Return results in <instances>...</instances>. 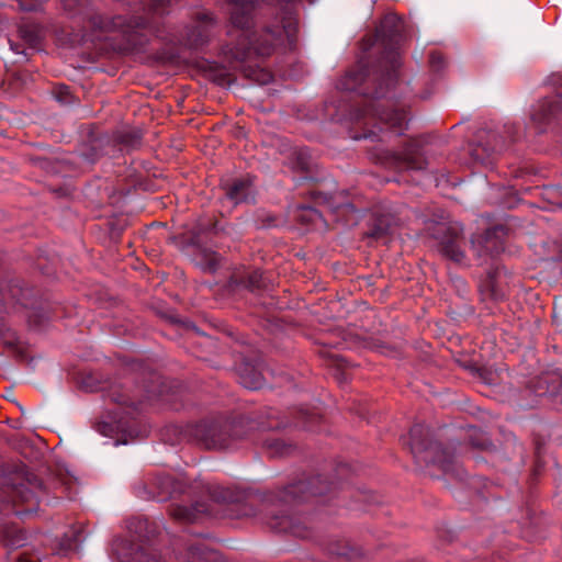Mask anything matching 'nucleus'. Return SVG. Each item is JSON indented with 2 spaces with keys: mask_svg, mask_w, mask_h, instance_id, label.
<instances>
[{
  "mask_svg": "<svg viewBox=\"0 0 562 562\" xmlns=\"http://www.w3.org/2000/svg\"><path fill=\"white\" fill-rule=\"evenodd\" d=\"M432 237L438 251L447 259L462 263L465 260L463 227L459 224L437 223Z\"/></svg>",
  "mask_w": 562,
  "mask_h": 562,
  "instance_id": "obj_8",
  "label": "nucleus"
},
{
  "mask_svg": "<svg viewBox=\"0 0 562 562\" xmlns=\"http://www.w3.org/2000/svg\"><path fill=\"white\" fill-rule=\"evenodd\" d=\"M371 159L395 171L423 170L427 166V159L415 143H407L397 151L372 153Z\"/></svg>",
  "mask_w": 562,
  "mask_h": 562,
  "instance_id": "obj_7",
  "label": "nucleus"
},
{
  "mask_svg": "<svg viewBox=\"0 0 562 562\" xmlns=\"http://www.w3.org/2000/svg\"><path fill=\"white\" fill-rule=\"evenodd\" d=\"M257 424L246 417L236 419L202 420L189 426V435L205 449H226L235 443L252 439Z\"/></svg>",
  "mask_w": 562,
  "mask_h": 562,
  "instance_id": "obj_5",
  "label": "nucleus"
},
{
  "mask_svg": "<svg viewBox=\"0 0 562 562\" xmlns=\"http://www.w3.org/2000/svg\"><path fill=\"white\" fill-rule=\"evenodd\" d=\"M25 539V532L22 529H19L16 527H7L3 530L2 541L7 547H22L24 544Z\"/></svg>",
  "mask_w": 562,
  "mask_h": 562,
  "instance_id": "obj_22",
  "label": "nucleus"
},
{
  "mask_svg": "<svg viewBox=\"0 0 562 562\" xmlns=\"http://www.w3.org/2000/svg\"><path fill=\"white\" fill-rule=\"evenodd\" d=\"M148 487L153 497L159 501H167L184 492V485L169 475L157 476Z\"/></svg>",
  "mask_w": 562,
  "mask_h": 562,
  "instance_id": "obj_15",
  "label": "nucleus"
},
{
  "mask_svg": "<svg viewBox=\"0 0 562 562\" xmlns=\"http://www.w3.org/2000/svg\"><path fill=\"white\" fill-rule=\"evenodd\" d=\"M18 5L22 11H36L42 7V0H18Z\"/></svg>",
  "mask_w": 562,
  "mask_h": 562,
  "instance_id": "obj_31",
  "label": "nucleus"
},
{
  "mask_svg": "<svg viewBox=\"0 0 562 562\" xmlns=\"http://www.w3.org/2000/svg\"><path fill=\"white\" fill-rule=\"evenodd\" d=\"M231 12L232 41L223 46L222 54L228 64L240 70L245 77L260 83H268L272 76L258 61L271 56L278 48H295L297 32L299 0H279L280 13L272 21H262L257 10L263 0H228Z\"/></svg>",
  "mask_w": 562,
  "mask_h": 562,
  "instance_id": "obj_2",
  "label": "nucleus"
},
{
  "mask_svg": "<svg viewBox=\"0 0 562 562\" xmlns=\"http://www.w3.org/2000/svg\"><path fill=\"white\" fill-rule=\"evenodd\" d=\"M440 137H441V136H440V135H438V134H436V133H430V134H428V138H429V140H435V139H438V138H440Z\"/></svg>",
  "mask_w": 562,
  "mask_h": 562,
  "instance_id": "obj_38",
  "label": "nucleus"
},
{
  "mask_svg": "<svg viewBox=\"0 0 562 562\" xmlns=\"http://www.w3.org/2000/svg\"><path fill=\"white\" fill-rule=\"evenodd\" d=\"M295 218L303 225H316L318 222L323 221V216L319 211L314 206L304 204L296 207Z\"/></svg>",
  "mask_w": 562,
  "mask_h": 562,
  "instance_id": "obj_21",
  "label": "nucleus"
},
{
  "mask_svg": "<svg viewBox=\"0 0 562 562\" xmlns=\"http://www.w3.org/2000/svg\"><path fill=\"white\" fill-rule=\"evenodd\" d=\"M9 43H10L11 49L13 52H15L16 54L24 53L23 50L20 49V45L18 43L12 42L11 40H9Z\"/></svg>",
  "mask_w": 562,
  "mask_h": 562,
  "instance_id": "obj_36",
  "label": "nucleus"
},
{
  "mask_svg": "<svg viewBox=\"0 0 562 562\" xmlns=\"http://www.w3.org/2000/svg\"><path fill=\"white\" fill-rule=\"evenodd\" d=\"M34 495L25 484L8 485L0 491V512L18 504H33Z\"/></svg>",
  "mask_w": 562,
  "mask_h": 562,
  "instance_id": "obj_14",
  "label": "nucleus"
},
{
  "mask_svg": "<svg viewBox=\"0 0 562 562\" xmlns=\"http://www.w3.org/2000/svg\"><path fill=\"white\" fill-rule=\"evenodd\" d=\"M142 138V135L139 134L138 131H131L126 136H119V137H115L113 140H131V142H134V140H138Z\"/></svg>",
  "mask_w": 562,
  "mask_h": 562,
  "instance_id": "obj_33",
  "label": "nucleus"
},
{
  "mask_svg": "<svg viewBox=\"0 0 562 562\" xmlns=\"http://www.w3.org/2000/svg\"><path fill=\"white\" fill-rule=\"evenodd\" d=\"M255 177L245 176L235 179L231 184L225 186L226 195L235 204L254 201L255 199Z\"/></svg>",
  "mask_w": 562,
  "mask_h": 562,
  "instance_id": "obj_17",
  "label": "nucleus"
},
{
  "mask_svg": "<svg viewBox=\"0 0 562 562\" xmlns=\"http://www.w3.org/2000/svg\"><path fill=\"white\" fill-rule=\"evenodd\" d=\"M238 376L240 383L250 390L260 389L265 382L261 372L249 363L240 364L238 368Z\"/></svg>",
  "mask_w": 562,
  "mask_h": 562,
  "instance_id": "obj_18",
  "label": "nucleus"
},
{
  "mask_svg": "<svg viewBox=\"0 0 562 562\" xmlns=\"http://www.w3.org/2000/svg\"><path fill=\"white\" fill-rule=\"evenodd\" d=\"M472 446L474 448H477V449H481V450H490V449H492L493 443L490 440L484 439V440H482L480 442L472 441Z\"/></svg>",
  "mask_w": 562,
  "mask_h": 562,
  "instance_id": "obj_34",
  "label": "nucleus"
},
{
  "mask_svg": "<svg viewBox=\"0 0 562 562\" xmlns=\"http://www.w3.org/2000/svg\"><path fill=\"white\" fill-rule=\"evenodd\" d=\"M211 496L216 502L233 503L238 501V495L231 488L215 487L211 492Z\"/></svg>",
  "mask_w": 562,
  "mask_h": 562,
  "instance_id": "obj_29",
  "label": "nucleus"
},
{
  "mask_svg": "<svg viewBox=\"0 0 562 562\" xmlns=\"http://www.w3.org/2000/svg\"><path fill=\"white\" fill-rule=\"evenodd\" d=\"M235 137L237 138H245L247 137V133L244 127L238 126L235 132Z\"/></svg>",
  "mask_w": 562,
  "mask_h": 562,
  "instance_id": "obj_35",
  "label": "nucleus"
},
{
  "mask_svg": "<svg viewBox=\"0 0 562 562\" xmlns=\"http://www.w3.org/2000/svg\"><path fill=\"white\" fill-rule=\"evenodd\" d=\"M169 515L170 517L178 522H193L198 519V515L200 513L206 512V509L203 508H188L184 506L179 505H170L169 506Z\"/></svg>",
  "mask_w": 562,
  "mask_h": 562,
  "instance_id": "obj_20",
  "label": "nucleus"
},
{
  "mask_svg": "<svg viewBox=\"0 0 562 562\" xmlns=\"http://www.w3.org/2000/svg\"><path fill=\"white\" fill-rule=\"evenodd\" d=\"M311 198L316 205H328L337 222L346 224L356 222L357 205L353 202L346 201V196L331 198L322 192H312Z\"/></svg>",
  "mask_w": 562,
  "mask_h": 562,
  "instance_id": "obj_12",
  "label": "nucleus"
},
{
  "mask_svg": "<svg viewBox=\"0 0 562 562\" xmlns=\"http://www.w3.org/2000/svg\"><path fill=\"white\" fill-rule=\"evenodd\" d=\"M54 97L57 102L63 105H69L75 103V97L71 94L70 88L65 85H58L54 88Z\"/></svg>",
  "mask_w": 562,
  "mask_h": 562,
  "instance_id": "obj_27",
  "label": "nucleus"
},
{
  "mask_svg": "<svg viewBox=\"0 0 562 562\" xmlns=\"http://www.w3.org/2000/svg\"><path fill=\"white\" fill-rule=\"evenodd\" d=\"M434 227H436V225H435ZM434 229H435V228H432V229H431V227H428V231H431V233L434 232Z\"/></svg>",
  "mask_w": 562,
  "mask_h": 562,
  "instance_id": "obj_40",
  "label": "nucleus"
},
{
  "mask_svg": "<svg viewBox=\"0 0 562 562\" xmlns=\"http://www.w3.org/2000/svg\"><path fill=\"white\" fill-rule=\"evenodd\" d=\"M508 231L507 226L499 224L486 229L482 234L473 235L471 244L476 256H495L504 251Z\"/></svg>",
  "mask_w": 562,
  "mask_h": 562,
  "instance_id": "obj_10",
  "label": "nucleus"
},
{
  "mask_svg": "<svg viewBox=\"0 0 562 562\" xmlns=\"http://www.w3.org/2000/svg\"><path fill=\"white\" fill-rule=\"evenodd\" d=\"M429 70L434 76H439L447 67L443 55L437 50H432L428 57Z\"/></svg>",
  "mask_w": 562,
  "mask_h": 562,
  "instance_id": "obj_26",
  "label": "nucleus"
},
{
  "mask_svg": "<svg viewBox=\"0 0 562 562\" xmlns=\"http://www.w3.org/2000/svg\"><path fill=\"white\" fill-rule=\"evenodd\" d=\"M289 165L294 171L303 173L305 178L314 179L318 175L319 165L312 157L307 147L295 149L289 157Z\"/></svg>",
  "mask_w": 562,
  "mask_h": 562,
  "instance_id": "obj_16",
  "label": "nucleus"
},
{
  "mask_svg": "<svg viewBox=\"0 0 562 562\" xmlns=\"http://www.w3.org/2000/svg\"><path fill=\"white\" fill-rule=\"evenodd\" d=\"M267 449L271 456H285L293 450V447L283 440L276 439L267 440Z\"/></svg>",
  "mask_w": 562,
  "mask_h": 562,
  "instance_id": "obj_28",
  "label": "nucleus"
},
{
  "mask_svg": "<svg viewBox=\"0 0 562 562\" xmlns=\"http://www.w3.org/2000/svg\"><path fill=\"white\" fill-rule=\"evenodd\" d=\"M299 418L303 423V425L308 429H312L313 425L321 420V416L318 414L303 409L299 411Z\"/></svg>",
  "mask_w": 562,
  "mask_h": 562,
  "instance_id": "obj_30",
  "label": "nucleus"
},
{
  "mask_svg": "<svg viewBox=\"0 0 562 562\" xmlns=\"http://www.w3.org/2000/svg\"><path fill=\"white\" fill-rule=\"evenodd\" d=\"M311 2H313V0H310Z\"/></svg>",
  "mask_w": 562,
  "mask_h": 562,
  "instance_id": "obj_41",
  "label": "nucleus"
},
{
  "mask_svg": "<svg viewBox=\"0 0 562 562\" xmlns=\"http://www.w3.org/2000/svg\"><path fill=\"white\" fill-rule=\"evenodd\" d=\"M403 40V20L395 14L385 15L378 27L371 46H376L380 57L361 59L339 81L338 88L357 92L359 100L338 106L340 116L351 124L352 140L398 137L408 123V106L400 100L397 89L401 66L400 45ZM374 140V139H371Z\"/></svg>",
  "mask_w": 562,
  "mask_h": 562,
  "instance_id": "obj_1",
  "label": "nucleus"
},
{
  "mask_svg": "<svg viewBox=\"0 0 562 562\" xmlns=\"http://www.w3.org/2000/svg\"><path fill=\"white\" fill-rule=\"evenodd\" d=\"M192 558L193 559H211L213 555L216 554V552L213 551H204L200 547H193L191 548Z\"/></svg>",
  "mask_w": 562,
  "mask_h": 562,
  "instance_id": "obj_32",
  "label": "nucleus"
},
{
  "mask_svg": "<svg viewBox=\"0 0 562 562\" xmlns=\"http://www.w3.org/2000/svg\"><path fill=\"white\" fill-rule=\"evenodd\" d=\"M221 257L217 252L211 250L201 251L200 263L204 271L214 272L220 267Z\"/></svg>",
  "mask_w": 562,
  "mask_h": 562,
  "instance_id": "obj_25",
  "label": "nucleus"
},
{
  "mask_svg": "<svg viewBox=\"0 0 562 562\" xmlns=\"http://www.w3.org/2000/svg\"><path fill=\"white\" fill-rule=\"evenodd\" d=\"M401 226L402 221L395 213H375L369 231L364 233V237L376 240L382 239L392 235Z\"/></svg>",
  "mask_w": 562,
  "mask_h": 562,
  "instance_id": "obj_13",
  "label": "nucleus"
},
{
  "mask_svg": "<svg viewBox=\"0 0 562 562\" xmlns=\"http://www.w3.org/2000/svg\"><path fill=\"white\" fill-rule=\"evenodd\" d=\"M19 562H35V561H31L26 555L21 554L19 557Z\"/></svg>",
  "mask_w": 562,
  "mask_h": 562,
  "instance_id": "obj_37",
  "label": "nucleus"
},
{
  "mask_svg": "<svg viewBox=\"0 0 562 562\" xmlns=\"http://www.w3.org/2000/svg\"><path fill=\"white\" fill-rule=\"evenodd\" d=\"M218 22L209 11L193 13L191 24L181 34L180 42L193 49L202 48L215 35Z\"/></svg>",
  "mask_w": 562,
  "mask_h": 562,
  "instance_id": "obj_9",
  "label": "nucleus"
},
{
  "mask_svg": "<svg viewBox=\"0 0 562 562\" xmlns=\"http://www.w3.org/2000/svg\"><path fill=\"white\" fill-rule=\"evenodd\" d=\"M428 428L422 424H416L411 428L412 453L427 464H437L442 471H450L453 465V454L442 448L440 443L428 439Z\"/></svg>",
  "mask_w": 562,
  "mask_h": 562,
  "instance_id": "obj_6",
  "label": "nucleus"
},
{
  "mask_svg": "<svg viewBox=\"0 0 562 562\" xmlns=\"http://www.w3.org/2000/svg\"><path fill=\"white\" fill-rule=\"evenodd\" d=\"M234 279L236 280V282L243 284L245 288L251 291L259 290L265 286L262 272H260L259 270H251L247 272L244 277H240L239 280H237V277L234 276Z\"/></svg>",
  "mask_w": 562,
  "mask_h": 562,
  "instance_id": "obj_24",
  "label": "nucleus"
},
{
  "mask_svg": "<svg viewBox=\"0 0 562 562\" xmlns=\"http://www.w3.org/2000/svg\"><path fill=\"white\" fill-rule=\"evenodd\" d=\"M329 551L333 555L341 557L346 559H356L360 555V552L357 548L350 546V543L346 540H337L333 542V546L329 548Z\"/></svg>",
  "mask_w": 562,
  "mask_h": 562,
  "instance_id": "obj_23",
  "label": "nucleus"
},
{
  "mask_svg": "<svg viewBox=\"0 0 562 562\" xmlns=\"http://www.w3.org/2000/svg\"><path fill=\"white\" fill-rule=\"evenodd\" d=\"M510 280V273L505 268L497 267L490 271L486 279L481 283V293L490 300L502 301L509 294Z\"/></svg>",
  "mask_w": 562,
  "mask_h": 562,
  "instance_id": "obj_11",
  "label": "nucleus"
},
{
  "mask_svg": "<svg viewBox=\"0 0 562 562\" xmlns=\"http://www.w3.org/2000/svg\"><path fill=\"white\" fill-rule=\"evenodd\" d=\"M5 345H7L9 348H13V347H15V344H14V342H12V341H8V342H5Z\"/></svg>",
  "mask_w": 562,
  "mask_h": 562,
  "instance_id": "obj_39",
  "label": "nucleus"
},
{
  "mask_svg": "<svg viewBox=\"0 0 562 562\" xmlns=\"http://www.w3.org/2000/svg\"><path fill=\"white\" fill-rule=\"evenodd\" d=\"M555 94L540 100L532 109L530 124L522 126L506 122L502 125L494 123H477L467 126V132L459 134L462 123L452 126L450 137H462L469 140H519L521 137L539 136L562 131V76L551 79Z\"/></svg>",
  "mask_w": 562,
  "mask_h": 562,
  "instance_id": "obj_3",
  "label": "nucleus"
},
{
  "mask_svg": "<svg viewBox=\"0 0 562 562\" xmlns=\"http://www.w3.org/2000/svg\"><path fill=\"white\" fill-rule=\"evenodd\" d=\"M19 36L29 48L38 49L42 42V30L37 24L23 23L19 26Z\"/></svg>",
  "mask_w": 562,
  "mask_h": 562,
  "instance_id": "obj_19",
  "label": "nucleus"
},
{
  "mask_svg": "<svg viewBox=\"0 0 562 562\" xmlns=\"http://www.w3.org/2000/svg\"><path fill=\"white\" fill-rule=\"evenodd\" d=\"M331 484L323 480L319 475L313 476L307 481H300L291 484L279 494H271L263 503L262 512L266 517L267 525L279 532H291L299 538H307L308 530L300 522L293 520L292 517L282 515L278 516L270 508L274 503L292 504L299 501H306L312 496H322L329 492Z\"/></svg>",
  "mask_w": 562,
  "mask_h": 562,
  "instance_id": "obj_4",
  "label": "nucleus"
}]
</instances>
